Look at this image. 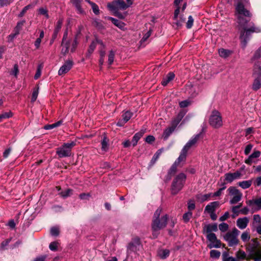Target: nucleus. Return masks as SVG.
<instances>
[{
  "instance_id": "nucleus-11",
  "label": "nucleus",
  "mask_w": 261,
  "mask_h": 261,
  "mask_svg": "<svg viewBox=\"0 0 261 261\" xmlns=\"http://www.w3.org/2000/svg\"><path fill=\"white\" fill-rule=\"evenodd\" d=\"M73 65V62L71 60H68L66 61L64 65H63L60 68L58 71L59 75H62L70 70Z\"/></svg>"
},
{
  "instance_id": "nucleus-2",
  "label": "nucleus",
  "mask_w": 261,
  "mask_h": 261,
  "mask_svg": "<svg viewBox=\"0 0 261 261\" xmlns=\"http://www.w3.org/2000/svg\"><path fill=\"white\" fill-rule=\"evenodd\" d=\"M203 230L205 232L207 239L211 242L208 245L210 248H220L221 247V241L217 239L216 234L213 233V231L218 230V226L216 223L210 224L205 225Z\"/></svg>"
},
{
  "instance_id": "nucleus-52",
  "label": "nucleus",
  "mask_w": 261,
  "mask_h": 261,
  "mask_svg": "<svg viewBox=\"0 0 261 261\" xmlns=\"http://www.w3.org/2000/svg\"><path fill=\"white\" fill-rule=\"evenodd\" d=\"M63 48L62 49L61 52L63 54H66L68 51V48L69 46V43L68 41L64 43V45H62Z\"/></svg>"
},
{
  "instance_id": "nucleus-41",
  "label": "nucleus",
  "mask_w": 261,
  "mask_h": 261,
  "mask_svg": "<svg viewBox=\"0 0 261 261\" xmlns=\"http://www.w3.org/2000/svg\"><path fill=\"white\" fill-rule=\"evenodd\" d=\"M241 238L244 242L248 241L250 238L249 233L247 231L243 232L241 234Z\"/></svg>"
},
{
  "instance_id": "nucleus-59",
  "label": "nucleus",
  "mask_w": 261,
  "mask_h": 261,
  "mask_svg": "<svg viewBox=\"0 0 261 261\" xmlns=\"http://www.w3.org/2000/svg\"><path fill=\"white\" fill-rule=\"evenodd\" d=\"M155 140V138L153 136L149 135L145 138V141L149 144L152 143Z\"/></svg>"
},
{
  "instance_id": "nucleus-53",
  "label": "nucleus",
  "mask_w": 261,
  "mask_h": 261,
  "mask_svg": "<svg viewBox=\"0 0 261 261\" xmlns=\"http://www.w3.org/2000/svg\"><path fill=\"white\" fill-rule=\"evenodd\" d=\"M194 19L193 18L192 16H189L188 17V20L186 23V27L188 29H190L192 28L193 24Z\"/></svg>"
},
{
  "instance_id": "nucleus-36",
  "label": "nucleus",
  "mask_w": 261,
  "mask_h": 261,
  "mask_svg": "<svg viewBox=\"0 0 261 261\" xmlns=\"http://www.w3.org/2000/svg\"><path fill=\"white\" fill-rule=\"evenodd\" d=\"M211 196V194H206L204 195H199L197 198L200 202H203L207 200Z\"/></svg>"
},
{
  "instance_id": "nucleus-3",
  "label": "nucleus",
  "mask_w": 261,
  "mask_h": 261,
  "mask_svg": "<svg viewBox=\"0 0 261 261\" xmlns=\"http://www.w3.org/2000/svg\"><path fill=\"white\" fill-rule=\"evenodd\" d=\"M186 175L184 173H180L176 175L173 178L171 186V193L176 195L183 188L186 180Z\"/></svg>"
},
{
  "instance_id": "nucleus-57",
  "label": "nucleus",
  "mask_w": 261,
  "mask_h": 261,
  "mask_svg": "<svg viewBox=\"0 0 261 261\" xmlns=\"http://www.w3.org/2000/svg\"><path fill=\"white\" fill-rule=\"evenodd\" d=\"M261 57V46L255 51L253 58L257 59Z\"/></svg>"
},
{
  "instance_id": "nucleus-37",
  "label": "nucleus",
  "mask_w": 261,
  "mask_h": 261,
  "mask_svg": "<svg viewBox=\"0 0 261 261\" xmlns=\"http://www.w3.org/2000/svg\"><path fill=\"white\" fill-rule=\"evenodd\" d=\"M254 72L258 75H261V62H257L254 66Z\"/></svg>"
},
{
  "instance_id": "nucleus-56",
  "label": "nucleus",
  "mask_w": 261,
  "mask_h": 261,
  "mask_svg": "<svg viewBox=\"0 0 261 261\" xmlns=\"http://www.w3.org/2000/svg\"><path fill=\"white\" fill-rule=\"evenodd\" d=\"M13 1V0H0V6L2 7L5 6H7Z\"/></svg>"
},
{
  "instance_id": "nucleus-54",
  "label": "nucleus",
  "mask_w": 261,
  "mask_h": 261,
  "mask_svg": "<svg viewBox=\"0 0 261 261\" xmlns=\"http://www.w3.org/2000/svg\"><path fill=\"white\" fill-rule=\"evenodd\" d=\"M253 145L251 144H248L245 148V150H244V153L245 155H248L250 152H251L252 148H253Z\"/></svg>"
},
{
  "instance_id": "nucleus-23",
  "label": "nucleus",
  "mask_w": 261,
  "mask_h": 261,
  "mask_svg": "<svg viewBox=\"0 0 261 261\" xmlns=\"http://www.w3.org/2000/svg\"><path fill=\"white\" fill-rule=\"evenodd\" d=\"M229 194L231 196H243L242 193L235 187H230L228 189Z\"/></svg>"
},
{
  "instance_id": "nucleus-13",
  "label": "nucleus",
  "mask_w": 261,
  "mask_h": 261,
  "mask_svg": "<svg viewBox=\"0 0 261 261\" xmlns=\"http://www.w3.org/2000/svg\"><path fill=\"white\" fill-rule=\"evenodd\" d=\"M241 175V172L239 171H237L234 173H227L225 174V180L230 183L234 179L240 178Z\"/></svg>"
},
{
  "instance_id": "nucleus-46",
  "label": "nucleus",
  "mask_w": 261,
  "mask_h": 261,
  "mask_svg": "<svg viewBox=\"0 0 261 261\" xmlns=\"http://www.w3.org/2000/svg\"><path fill=\"white\" fill-rule=\"evenodd\" d=\"M114 12V15L116 17H118L120 19H124L126 16V13L124 14H122L121 12H119L117 8H116V10L113 11Z\"/></svg>"
},
{
  "instance_id": "nucleus-22",
  "label": "nucleus",
  "mask_w": 261,
  "mask_h": 261,
  "mask_svg": "<svg viewBox=\"0 0 261 261\" xmlns=\"http://www.w3.org/2000/svg\"><path fill=\"white\" fill-rule=\"evenodd\" d=\"M143 134H144V132L143 130H141V131L139 132L138 133H136L134 136V137H133V139L132 140V143L134 147L137 144L138 141L143 136Z\"/></svg>"
},
{
  "instance_id": "nucleus-15",
  "label": "nucleus",
  "mask_w": 261,
  "mask_h": 261,
  "mask_svg": "<svg viewBox=\"0 0 261 261\" xmlns=\"http://www.w3.org/2000/svg\"><path fill=\"white\" fill-rule=\"evenodd\" d=\"M133 114L129 111L125 112L122 115V119L119 120L117 123V125L119 126H122L126 123L132 117Z\"/></svg>"
},
{
  "instance_id": "nucleus-35",
  "label": "nucleus",
  "mask_w": 261,
  "mask_h": 261,
  "mask_svg": "<svg viewBox=\"0 0 261 261\" xmlns=\"http://www.w3.org/2000/svg\"><path fill=\"white\" fill-rule=\"evenodd\" d=\"M192 215H193L192 213L190 211H188V212L185 213L183 215V216H182V219H183L185 223L188 222L189 221V220H190V219L192 218Z\"/></svg>"
},
{
  "instance_id": "nucleus-39",
  "label": "nucleus",
  "mask_w": 261,
  "mask_h": 261,
  "mask_svg": "<svg viewBox=\"0 0 261 261\" xmlns=\"http://www.w3.org/2000/svg\"><path fill=\"white\" fill-rule=\"evenodd\" d=\"M72 190L71 189H68L60 193V195L63 198H66L72 194Z\"/></svg>"
},
{
  "instance_id": "nucleus-4",
  "label": "nucleus",
  "mask_w": 261,
  "mask_h": 261,
  "mask_svg": "<svg viewBox=\"0 0 261 261\" xmlns=\"http://www.w3.org/2000/svg\"><path fill=\"white\" fill-rule=\"evenodd\" d=\"M75 145L74 141L64 143L57 149L56 153L60 158L70 156L71 155V149Z\"/></svg>"
},
{
  "instance_id": "nucleus-61",
  "label": "nucleus",
  "mask_w": 261,
  "mask_h": 261,
  "mask_svg": "<svg viewBox=\"0 0 261 261\" xmlns=\"http://www.w3.org/2000/svg\"><path fill=\"white\" fill-rule=\"evenodd\" d=\"M253 259L254 261H261V253L256 252L254 255Z\"/></svg>"
},
{
  "instance_id": "nucleus-7",
  "label": "nucleus",
  "mask_w": 261,
  "mask_h": 261,
  "mask_svg": "<svg viewBox=\"0 0 261 261\" xmlns=\"http://www.w3.org/2000/svg\"><path fill=\"white\" fill-rule=\"evenodd\" d=\"M240 231L234 228L231 231L227 232L224 236V238L228 243L229 246L237 245L239 243L238 236Z\"/></svg>"
},
{
  "instance_id": "nucleus-44",
  "label": "nucleus",
  "mask_w": 261,
  "mask_h": 261,
  "mask_svg": "<svg viewBox=\"0 0 261 261\" xmlns=\"http://www.w3.org/2000/svg\"><path fill=\"white\" fill-rule=\"evenodd\" d=\"M228 225L226 223H222L219 225V228L222 232H226L228 229Z\"/></svg>"
},
{
  "instance_id": "nucleus-55",
  "label": "nucleus",
  "mask_w": 261,
  "mask_h": 261,
  "mask_svg": "<svg viewBox=\"0 0 261 261\" xmlns=\"http://www.w3.org/2000/svg\"><path fill=\"white\" fill-rule=\"evenodd\" d=\"M91 7H92L93 12H94V14H95L96 15H97L99 13V10L98 6L95 3L92 4Z\"/></svg>"
},
{
  "instance_id": "nucleus-10",
  "label": "nucleus",
  "mask_w": 261,
  "mask_h": 261,
  "mask_svg": "<svg viewBox=\"0 0 261 261\" xmlns=\"http://www.w3.org/2000/svg\"><path fill=\"white\" fill-rule=\"evenodd\" d=\"M115 5H116L120 9L126 10L127 9L126 3L123 0H115L112 3H108V7L110 10L114 11L116 10V8H117Z\"/></svg>"
},
{
  "instance_id": "nucleus-21",
  "label": "nucleus",
  "mask_w": 261,
  "mask_h": 261,
  "mask_svg": "<svg viewBox=\"0 0 261 261\" xmlns=\"http://www.w3.org/2000/svg\"><path fill=\"white\" fill-rule=\"evenodd\" d=\"M175 77V74L173 72H169L167 75L163 79L162 84L163 86H166L170 81L173 80Z\"/></svg>"
},
{
  "instance_id": "nucleus-20",
  "label": "nucleus",
  "mask_w": 261,
  "mask_h": 261,
  "mask_svg": "<svg viewBox=\"0 0 261 261\" xmlns=\"http://www.w3.org/2000/svg\"><path fill=\"white\" fill-rule=\"evenodd\" d=\"M178 165L176 163H174L168 170V174L166 176V180L168 181L171 179V177L177 171V167Z\"/></svg>"
},
{
  "instance_id": "nucleus-60",
  "label": "nucleus",
  "mask_w": 261,
  "mask_h": 261,
  "mask_svg": "<svg viewBox=\"0 0 261 261\" xmlns=\"http://www.w3.org/2000/svg\"><path fill=\"white\" fill-rule=\"evenodd\" d=\"M229 217V213L228 212H226L224 213V214L220 218H219V221H224L226 220H227Z\"/></svg>"
},
{
  "instance_id": "nucleus-14",
  "label": "nucleus",
  "mask_w": 261,
  "mask_h": 261,
  "mask_svg": "<svg viewBox=\"0 0 261 261\" xmlns=\"http://www.w3.org/2000/svg\"><path fill=\"white\" fill-rule=\"evenodd\" d=\"M186 113V112L185 111L183 110H181L178 113L177 115L172 120L171 126L175 128L180 121L182 120Z\"/></svg>"
},
{
  "instance_id": "nucleus-50",
  "label": "nucleus",
  "mask_w": 261,
  "mask_h": 261,
  "mask_svg": "<svg viewBox=\"0 0 261 261\" xmlns=\"http://www.w3.org/2000/svg\"><path fill=\"white\" fill-rule=\"evenodd\" d=\"M59 233V228L57 227H53L50 229V234L51 236H58Z\"/></svg>"
},
{
  "instance_id": "nucleus-38",
  "label": "nucleus",
  "mask_w": 261,
  "mask_h": 261,
  "mask_svg": "<svg viewBox=\"0 0 261 261\" xmlns=\"http://www.w3.org/2000/svg\"><path fill=\"white\" fill-rule=\"evenodd\" d=\"M243 196H232V198L230 200V203L231 204H234L239 202L241 201L242 199Z\"/></svg>"
},
{
  "instance_id": "nucleus-48",
  "label": "nucleus",
  "mask_w": 261,
  "mask_h": 261,
  "mask_svg": "<svg viewBox=\"0 0 261 261\" xmlns=\"http://www.w3.org/2000/svg\"><path fill=\"white\" fill-rule=\"evenodd\" d=\"M38 90H39V87L38 86L34 90L32 96V99L31 101L34 102L37 99L38 95Z\"/></svg>"
},
{
  "instance_id": "nucleus-30",
  "label": "nucleus",
  "mask_w": 261,
  "mask_h": 261,
  "mask_svg": "<svg viewBox=\"0 0 261 261\" xmlns=\"http://www.w3.org/2000/svg\"><path fill=\"white\" fill-rule=\"evenodd\" d=\"M218 52L220 56L224 58L228 57L231 53V51L229 50L224 48L219 49Z\"/></svg>"
},
{
  "instance_id": "nucleus-42",
  "label": "nucleus",
  "mask_w": 261,
  "mask_h": 261,
  "mask_svg": "<svg viewBox=\"0 0 261 261\" xmlns=\"http://www.w3.org/2000/svg\"><path fill=\"white\" fill-rule=\"evenodd\" d=\"M220 254V252L216 250H212L210 251V256L212 258H218Z\"/></svg>"
},
{
  "instance_id": "nucleus-16",
  "label": "nucleus",
  "mask_w": 261,
  "mask_h": 261,
  "mask_svg": "<svg viewBox=\"0 0 261 261\" xmlns=\"http://www.w3.org/2000/svg\"><path fill=\"white\" fill-rule=\"evenodd\" d=\"M219 205L220 203L219 201L211 202L205 206L204 211L208 214L215 212L216 208L219 206Z\"/></svg>"
},
{
  "instance_id": "nucleus-19",
  "label": "nucleus",
  "mask_w": 261,
  "mask_h": 261,
  "mask_svg": "<svg viewBox=\"0 0 261 261\" xmlns=\"http://www.w3.org/2000/svg\"><path fill=\"white\" fill-rule=\"evenodd\" d=\"M261 88V75H258L254 80L252 85V89L256 91Z\"/></svg>"
},
{
  "instance_id": "nucleus-18",
  "label": "nucleus",
  "mask_w": 261,
  "mask_h": 261,
  "mask_svg": "<svg viewBox=\"0 0 261 261\" xmlns=\"http://www.w3.org/2000/svg\"><path fill=\"white\" fill-rule=\"evenodd\" d=\"M188 151L182 148L180 151V155L177 160L174 162L178 165L181 162H185L187 156Z\"/></svg>"
},
{
  "instance_id": "nucleus-12",
  "label": "nucleus",
  "mask_w": 261,
  "mask_h": 261,
  "mask_svg": "<svg viewBox=\"0 0 261 261\" xmlns=\"http://www.w3.org/2000/svg\"><path fill=\"white\" fill-rule=\"evenodd\" d=\"M260 154L261 152L260 151L254 150L253 153L245 160V163L248 165H251L253 163H256L255 159L259 158Z\"/></svg>"
},
{
  "instance_id": "nucleus-47",
  "label": "nucleus",
  "mask_w": 261,
  "mask_h": 261,
  "mask_svg": "<svg viewBox=\"0 0 261 261\" xmlns=\"http://www.w3.org/2000/svg\"><path fill=\"white\" fill-rule=\"evenodd\" d=\"M96 43L94 41H92L91 44L90 45L88 50V52L89 55L92 54V53L94 51V49L96 48Z\"/></svg>"
},
{
  "instance_id": "nucleus-17",
  "label": "nucleus",
  "mask_w": 261,
  "mask_h": 261,
  "mask_svg": "<svg viewBox=\"0 0 261 261\" xmlns=\"http://www.w3.org/2000/svg\"><path fill=\"white\" fill-rule=\"evenodd\" d=\"M249 223V219L247 217L239 218L237 221V226L241 229H245Z\"/></svg>"
},
{
  "instance_id": "nucleus-33",
  "label": "nucleus",
  "mask_w": 261,
  "mask_h": 261,
  "mask_svg": "<svg viewBox=\"0 0 261 261\" xmlns=\"http://www.w3.org/2000/svg\"><path fill=\"white\" fill-rule=\"evenodd\" d=\"M25 23V20H23L17 22L16 26L14 28V32H16V34H19L22 27Z\"/></svg>"
},
{
  "instance_id": "nucleus-28",
  "label": "nucleus",
  "mask_w": 261,
  "mask_h": 261,
  "mask_svg": "<svg viewBox=\"0 0 261 261\" xmlns=\"http://www.w3.org/2000/svg\"><path fill=\"white\" fill-rule=\"evenodd\" d=\"M175 128L171 126L165 129L163 134V137L165 140L167 139L169 136L173 133Z\"/></svg>"
},
{
  "instance_id": "nucleus-45",
  "label": "nucleus",
  "mask_w": 261,
  "mask_h": 261,
  "mask_svg": "<svg viewBox=\"0 0 261 261\" xmlns=\"http://www.w3.org/2000/svg\"><path fill=\"white\" fill-rule=\"evenodd\" d=\"M38 12L40 14L44 15L46 18L48 19L49 18L48 10L46 9L40 8L38 9Z\"/></svg>"
},
{
  "instance_id": "nucleus-63",
  "label": "nucleus",
  "mask_w": 261,
  "mask_h": 261,
  "mask_svg": "<svg viewBox=\"0 0 261 261\" xmlns=\"http://www.w3.org/2000/svg\"><path fill=\"white\" fill-rule=\"evenodd\" d=\"M254 204L257 206L258 210H261V198L254 200Z\"/></svg>"
},
{
  "instance_id": "nucleus-49",
  "label": "nucleus",
  "mask_w": 261,
  "mask_h": 261,
  "mask_svg": "<svg viewBox=\"0 0 261 261\" xmlns=\"http://www.w3.org/2000/svg\"><path fill=\"white\" fill-rule=\"evenodd\" d=\"M63 19H60L57 22L54 31L59 32L62 25Z\"/></svg>"
},
{
  "instance_id": "nucleus-51",
  "label": "nucleus",
  "mask_w": 261,
  "mask_h": 261,
  "mask_svg": "<svg viewBox=\"0 0 261 261\" xmlns=\"http://www.w3.org/2000/svg\"><path fill=\"white\" fill-rule=\"evenodd\" d=\"M115 57V53L113 50H111L109 54L108 62L110 65H111L113 62Z\"/></svg>"
},
{
  "instance_id": "nucleus-25",
  "label": "nucleus",
  "mask_w": 261,
  "mask_h": 261,
  "mask_svg": "<svg viewBox=\"0 0 261 261\" xmlns=\"http://www.w3.org/2000/svg\"><path fill=\"white\" fill-rule=\"evenodd\" d=\"M109 139L106 136H104L101 142V150L102 151H108L109 149Z\"/></svg>"
},
{
  "instance_id": "nucleus-6",
  "label": "nucleus",
  "mask_w": 261,
  "mask_h": 261,
  "mask_svg": "<svg viewBox=\"0 0 261 261\" xmlns=\"http://www.w3.org/2000/svg\"><path fill=\"white\" fill-rule=\"evenodd\" d=\"M210 125L215 128H218L223 125L222 118L217 110H213L209 118Z\"/></svg>"
},
{
  "instance_id": "nucleus-29",
  "label": "nucleus",
  "mask_w": 261,
  "mask_h": 261,
  "mask_svg": "<svg viewBox=\"0 0 261 261\" xmlns=\"http://www.w3.org/2000/svg\"><path fill=\"white\" fill-rule=\"evenodd\" d=\"M259 225H261L260 216L258 214L253 215L252 225L255 227Z\"/></svg>"
},
{
  "instance_id": "nucleus-31",
  "label": "nucleus",
  "mask_w": 261,
  "mask_h": 261,
  "mask_svg": "<svg viewBox=\"0 0 261 261\" xmlns=\"http://www.w3.org/2000/svg\"><path fill=\"white\" fill-rule=\"evenodd\" d=\"M170 254V251L168 249L161 250L158 252V255L162 259L166 258Z\"/></svg>"
},
{
  "instance_id": "nucleus-40",
  "label": "nucleus",
  "mask_w": 261,
  "mask_h": 261,
  "mask_svg": "<svg viewBox=\"0 0 261 261\" xmlns=\"http://www.w3.org/2000/svg\"><path fill=\"white\" fill-rule=\"evenodd\" d=\"M59 245V243L57 241L52 242L50 243L49 248L51 251H55L57 250Z\"/></svg>"
},
{
  "instance_id": "nucleus-9",
  "label": "nucleus",
  "mask_w": 261,
  "mask_h": 261,
  "mask_svg": "<svg viewBox=\"0 0 261 261\" xmlns=\"http://www.w3.org/2000/svg\"><path fill=\"white\" fill-rule=\"evenodd\" d=\"M202 138V133L194 135L186 144L183 148L187 151H189L191 148H194L197 146L198 142L200 141V139Z\"/></svg>"
},
{
  "instance_id": "nucleus-1",
  "label": "nucleus",
  "mask_w": 261,
  "mask_h": 261,
  "mask_svg": "<svg viewBox=\"0 0 261 261\" xmlns=\"http://www.w3.org/2000/svg\"><path fill=\"white\" fill-rule=\"evenodd\" d=\"M162 209L158 208L155 212L151 224L152 230V236L154 238H156L159 234L158 231L165 228L167 224L168 216L166 214L160 217Z\"/></svg>"
},
{
  "instance_id": "nucleus-26",
  "label": "nucleus",
  "mask_w": 261,
  "mask_h": 261,
  "mask_svg": "<svg viewBox=\"0 0 261 261\" xmlns=\"http://www.w3.org/2000/svg\"><path fill=\"white\" fill-rule=\"evenodd\" d=\"M252 184V179L244 180L238 182V185L243 189L249 188Z\"/></svg>"
},
{
  "instance_id": "nucleus-8",
  "label": "nucleus",
  "mask_w": 261,
  "mask_h": 261,
  "mask_svg": "<svg viewBox=\"0 0 261 261\" xmlns=\"http://www.w3.org/2000/svg\"><path fill=\"white\" fill-rule=\"evenodd\" d=\"M257 29L256 28L252 27L249 29H244L241 31L240 39L241 40L243 47L245 48L246 47L251 34L253 32H257Z\"/></svg>"
},
{
  "instance_id": "nucleus-24",
  "label": "nucleus",
  "mask_w": 261,
  "mask_h": 261,
  "mask_svg": "<svg viewBox=\"0 0 261 261\" xmlns=\"http://www.w3.org/2000/svg\"><path fill=\"white\" fill-rule=\"evenodd\" d=\"M163 151V149L161 148L160 149H159L155 152V153L153 156V157L150 162V165H149L150 167L153 166L155 164V163L158 160V159H159V158L160 157V155L161 154V153H162Z\"/></svg>"
},
{
  "instance_id": "nucleus-58",
  "label": "nucleus",
  "mask_w": 261,
  "mask_h": 261,
  "mask_svg": "<svg viewBox=\"0 0 261 261\" xmlns=\"http://www.w3.org/2000/svg\"><path fill=\"white\" fill-rule=\"evenodd\" d=\"M255 187L261 186V176L257 177L253 182Z\"/></svg>"
},
{
  "instance_id": "nucleus-43",
  "label": "nucleus",
  "mask_w": 261,
  "mask_h": 261,
  "mask_svg": "<svg viewBox=\"0 0 261 261\" xmlns=\"http://www.w3.org/2000/svg\"><path fill=\"white\" fill-rule=\"evenodd\" d=\"M246 254L245 252L243 250H239L236 253V256L238 259H245L246 258Z\"/></svg>"
},
{
  "instance_id": "nucleus-27",
  "label": "nucleus",
  "mask_w": 261,
  "mask_h": 261,
  "mask_svg": "<svg viewBox=\"0 0 261 261\" xmlns=\"http://www.w3.org/2000/svg\"><path fill=\"white\" fill-rule=\"evenodd\" d=\"M110 20H111L112 23L119 28L120 29H123L125 27V23L118 19L114 18L113 17H110L109 18Z\"/></svg>"
},
{
  "instance_id": "nucleus-64",
  "label": "nucleus",
  "mask_w": 261,
  "mask_h": 261,
  "mask_svg": "<svg viewBox=\"0 0 261 261\" xmlns=\"http://www.w3.org/2000/svg\"><path fill=\"white\" fill-rule=\"evenodd\" d=\"M179 11H180V7L178 6L177 8L175 10L174 13L173 19L174 20H177L178 14L179 13Z\"/></svg>"
},
{
  "instance_id": "nucleus-34",
  "label": "nucleus",
  "mask_w": 261,
  "mask_h": 261,
  "mask_svg": "<svg viewBox=\"0 0 261 261\" xmlns=\"http://www.w3.org/2000/svg\"><path fill=\"white\" fill-rule=\"evenodd\" d=\"M12 116V113L11 111L6 112L0 114V122L3 121V119H7Z\"/></svg>"
},
{
  "instance_id": "nucleus-5",
  "label": "nucleus",
  "mask_w": 261,
  "mask_h": 261,
  "mask_svg": "<svg viewBox=\"0 0 261 261\" xmlns=\"http://www.w3.org/2000/svg\"><path fill=\"white\" fill-rule=\"evenodd\" d=\"M236 12L239 15L238 16V23L241 25H245L247 23V21L243 18L241 15L245 17H250L251 16L250 12L245 8L244 5L241 2H239L236 7Z\"/></svg>"
},
{
  "instance_id": "nucleus-32",
  "label": "nucleus",
  "mask_w": 261,
  "mask_h": 261,
  "mask_svg": "<svg viewBox=\"0 0 261 261\" xmlns=\"http://www.w3.org/2000/svg\"><path fill=\"white\" fill-rule=\"evenodd\" d=\"M35 6V4H30V5H28L26 6H25L23 9L22 10V11L20 12V13L18 15V17H22L24 16V15L25 14V13H26V12L30 9H33Z\"/></svg>"
},
{
  "instance_id": "nucleus-62",
  "label": "nucleus",
  "mask_w": 261,
  "mask_h": 261,
  "mask_svg": "<svg viewBox=\"0 0 261 261\" xmlns=\"http://www.w3.org/2000/svg\"><path fill=\"white\" fill-rule=\"evenodd\" d=\"M188 204V208L189 211L191 212V211H192L195 208V204L193 201H190Z\"/></svg>"
}]
</instances>
